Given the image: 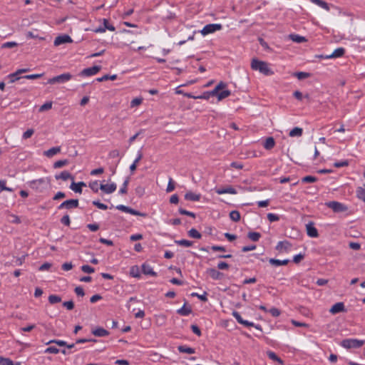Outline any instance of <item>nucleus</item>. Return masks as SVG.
Masks as SVG:
<instances>
[{
    "label": "nucleus",
    "instance_id": "nucleus-28",
    "mask_svg": "<svg viewBox=\"0 0 365 365\" xmlns=\"http://www.w3.org/2000/svg\"><path fill=\"white\" fill-rule=\"evenodd\" d=\"M231 94L230 91L229 90H223L221 92L219 91L217 95H215L217 97L218 101H222V99L230 96Z\"/></svg>",
    "mask_w": 365,
    "mask_h": 365
},
{
    "label": "nucleus",
    "instance_id": "nucleus-39",
    "mask_svg": "<svg viewBox=\"0 0 365 365\" xmlns=\"http://www.w3.org/2000/svg\"><path fill=\"white\" fill-rule=\"evenodd\" d=\"M188 235L190 237L195 239L201 238V234L195 229L192 228L188 232Z\"/></svg>",
    "mask_w": 365,
    "mask_h": 365
},
{
    "label": "nucleus",
    "instance_id": "nucleus-25",
    "mask_svg": "<svg viewBox=\"0 0 365 365\" xmlns=\"http://www.w3.org/2000/svg\"><path fill=\"white\" fill-rule=\"evenodd\" d=\"M356 196L359 199L365 202V184L363 187H358L356 189Z\"/></svg>",
    "mask_w": 365,
    "mask_h": 365
},
{
    "label": "nucleus",
    "instance_id": "nucleus-45",
    "mask_svg": "<svg viewBox=\"0 0 365 365\" xmlns=\"http://www.w3.org/2000/svg\"><path fill=\"white\" fill-rule=\"evenodd\" d=\"M317 180V178L316 177H314V176H311V175H307V176H305L302 179V181L303 182H306V183H312V182H314Z\"/></svg>",
    "mask_w": 365,
    "mask_h": 365
},
{
    "label": "nucleus",
    "instance_id": "nucleus-42",
    "mask_svg": "<svg viewBox=\"0 0 365 365\" xmlns=\"http://www.w3.org/2000/svg\"><path fill=\"white\" fill-rule=\"evenodd\" d=\"M68 164V160H58L56 162L54 163L53 164V168H61L66 165Z\"/></svg>",
    "mask_w": 365,
    "mask_h": 365
},
{
    "label": "nucleus",
    "instance_id": "nucleus-22",
    "mask_svg": "<svg viewBox=\"0 0 365 365\" xmlns=\"http://www.w3.org/2000/svg\"><path fill=\"white\" fill-rule=\"evenodd\" d=\"M275 145L274 139L272 137H269L264 143V148L267 150H271Z\"/></svg>",
    "mask_w": 365,
    "mask_h": 365
},
{
    "label": "nucleus",
    "instance_id": "nucleus-17",
    "mask_svg": "<svg viewBox=\"0 0 365 365\" xmlns=\"http://www.w3.org/2000/svg\"><path fill=\"white\" fill-rule=\"evenodd\" d=\"M61 152V147H53L48 150L43 152V155L48 158H52L55 155Z\"/></svg>",
    "mask_w": 365,
    "mask_h": 365
},
{
    "label": "nucleus",
    "instance_id": "nucleus-50",
    "mask_svg": "<svg viewBox=\"0 0 365 365\" xmlns=\"http://www.w3.org/2000/svg\"><path fill=\"white\" fill-rule=\"evenodd\" d=\"M130 275L133 277H139L140 273H139V269L138 267H132L130 269Z\"/></svg>",
    "mask_w": 365,
    "mask_h": 365
},
{
    "label": "nucleus",
    "instance_id": "nucleus-8",
    "mask_svg": "<svg viewBox=\"0 0 365 365\" xmlns=\"http://www.w3.org/2000/svg\"><path fill=\"white\" fill-rule=\"evenodd\" d=\"M101 69V67L99 66H94L91 68H87L83 69L80 75L83 76H90L96 74Z\"/></svg>",
    "mask_w": 365,
    "mask_h": 365
},
{
    "label": "nucleus",
    "instance_id": "nucleus-7",
    "mask_svg": "<svg viewBox=\"0 0 365 365\" xmlns=\"http://www.w3.org/2000/svg\"><path fill=\"white\" fill-rule=\"evenodd\" d=\"M28 71H29V68H21V69L17 70L15 73H11L8 76V79L9 80V82L14 83L16 81L19 80L20 78H22L20 76V74L26 73Z\"/></svg>",
    "mask_w": 365,
    "mask_h": 365
},
{
    "label": "nucleus",
    "instance_id": "nucleus-13",
    "mask_svg": "<svg viewBox=\"0 0 365 365\" xmlns=\"http://www.w3.org/2000/svg\"><path fill=\"white\" fill-rule=\"evenodd\" d=\"M206 273L213 279H220L223 277V274L214 268H209Z\"/></svg>",
    "mask_w": 365,
    "mask_h": 365
},
{
    "label": "nucleus",
    "instance_id": "nucleus-34",
    "mask_svg": "<svg viewBox=\"0 0 365 365\" xmlns=\"http://www.w3.org/2000/svg\"><path fill=\"white\" fill-rule=\"evenodd\" d=\"M178 350L181 353H186L189 354H192L195 353V349L190 347H187L185 346H179Z\"/></svg>",
    "mask_w": 365,
    "mask_h": 365
},
{
    "label": "nucleus",
    "instance_id": "nucleus-5",
    "mask_svg": "<svg viewBox=\"0 0 365 365\" xmlns=\"http://www.w3.org/2000/svg\"><path fill=\"white\" fill-rule=\"evenodd\" d=\"M222 29V25L220 24H210L206 25L201 31V34L203 36L214 33L216 31H219Z\"/></svg>",
    "mask_w": 365,
    "mask_h": 365
},
{
    "label": "nucleus",
    "instance_id": "nucleus-24",
    "mask_svg": "<svg viewBox=\"0 0 365 365\" xmlns=\"http://www.w3.org/2000/svg\"><path fill=\"white\" fill-rule=\"evenodd\" d=\"M227 87V84L225 83L224 82L221 81L216 86L215 88L210 92V94L211 95H217V93L219 92V91H222L223 89H225V88Z\"/></svg>",
    "mask_w": 365,
    "mask_h": 365
},
{
    "label": "nucleus",
    "instance_id": "nucleus-55",
    "mask_svg": "<svg viewBox=\"0 0 365 365\" xmlns=\"http://www.w3.org/2000/svg\"><path fill=\"white\" fill-rule=\"evenodd\" d=\"M60 350L55 346H49L45 350V353L58 354Z\"/></svg>",
    "mask_w": 365,
    "mask_h": 365
},
{
    "label": "nucleus",
    "instance_id": "nucleus-1",
    "mask_svg": "<svg viewBox=\"0 0 365 365\" xmlns=\"http://www.w3.org/2000/svg\"><path fill=\"white\" fill-rule=\"evenodd\" d=\"M251 68L253 70L259 71L260 73L266 75L271 76L274 72L269 68L267 62L254 58L251 62Z\"/></svg>",
    "mask_w": 365,
    "mask_h": 365
},
{
    "label": "nucleus",
    "instance_id": "nucleus-43",
    "mask_svg": "<svg viewBox=\"0 0 365 365\" xmlns=\"http://www.w3.org/2000/svg\"><path fill=\"white\" fill-rule=\"evenodd\" d=\"M61 301V298L59 296L52 294L48 297V302L52 304L58 303Z\"/></svg>",
    "mask_w": 365,
    "mask_h": 365
},
{
    "label": "nucleus",
    "instance_id": "nucleus-63",
    "mask_svg": "<svg viewBox=\"0 0 365 365\" xmlns=\"http://www.w3.org/2000/svg\"><path fill=\"white\" fill-rule=\"evenodd\" d=\"M108 155L110 158H116L119 157L120 152L118 150H116V149L113 150L109 153Z\"/></svg>",
    "mask_w": 365,
    "mask_h": 365
},
{
    "label": "nucleus",
    "instance_id": "nucleus-29",
    "mask_svg": "<svg viewBox=\"0 0 365 365\" xmlns=\"http://www.w3.org/2000/svg\"><path fill=\"white\" fill-rule=\"evenodd\" d=\"M289 38L297 43H302L307 41V39L304 37L299 36L297 34H290L289 36Z\"/></svg>",
    "mask_w": 365,
    "mask_h": 365
},
{
    "label": "nucleus",
    "instance_id": "nucleus-11",
    "mask_svg": "<svg viewBox=\"0 0 365 365\" xmlns=\"http://www.w3.org/2000/svg\"><path fill=\"white\" fill-rule=\"evenodd\" d=\"M117 185L114 182L110 184H101L100 185V189L107 194H110L113 192L114 191H115Z\"/></svg>",
    "mask_w": 365,
    "mask_h": 365
},
{
    "label": "nucleus",
    "instance_id": "nucleus-16",
    "mask_svg": "<svg viewBox=\"0 0 365 365\" xmlns=\"http://www.w3.org/2000/svg\"><path fill=\"white\" fill-rule=\"evenodd\" d=\"M86 186V183L83 182H79L78 183L75 182L73 180L70 185V188L77 193L82 192V187Z\"/></svg>",
    "mask_w": 365,
    "mask_h": 365
},
{
    "label": "nucleus",
    "instance_id": "nucleus-37",
    "mask_svg": "<svg viewBox=\"0 0 365 365\" xmlns=\"http://www.w3.org/2000/svg\"><path fill=\"white\" fill-rule=\"evenodd\" d=\"M230 219L234 222H238L240 220V214L237 210H233L230 213Z\"/></svg>",
    "mask_w": 365,
    "mask_h": 365
},
{
    "label": "nucleus",
    "instance_id": "nucleus-41",
    "mask_svg": "<svg viewBox=\"0 0 365 365\" xmlns=\"http://www.w3.org/2000/svg\"><path fill=\"white\" fill-rule=\"evenodd\" d=\"M175 243L178 245L183 246V247H190L193 244L192 242L187 240H176Z\"/></svg>",
    "mask_w": 365,
    "mask_h": 365
},
{
    "label": "nucleus",
    "instance_id": "nucleus-10",
    "mask_svg": "<svg viewBox=\"0 0 365 365\" xmlns=\"http://www.w3.org/2000/svg\"><path fill=\"white\" fill-rule=\"evenodd\" d=\"M345 53V50L344 48H336L331 54L327 56H320V58H336L341 57Z\"/></svg>",
    "mask_w": 365,
    "mask_h": 365
},
{
    "label": "nucleus",
    "instance_id": "nucleus-15",
    "mask_svg": "<svg viewBox=\"0 0 365 365\" xmlns=\"http://www.w3.org/2000/svg\"><path fill=\"white\" fill-rule=\"evenodd\" d=\"M307 235L311 237H317L319 234L317 230L314 227L313 223H309L306 225Z\"/></svg>",
    "mask_w": 365,
    "mask_h": 365
},
{
    "label": "nucleus",
    "instance_id": "nucleus-31",
    "mask_svg": "<svg viewBox=\"0 0 365 365\" xmlns=\"http://www.w3.org/2000/svg\"><path fill=\"white\" fill-rule=\"evenodd\" d=\"M267 354L270 359L277 361L280 364L284 363L283 361L279 357H278L274 352L269 351L267 352Z\"/></svg>",
    "mask_w": 365,
    "mask_h": 365
},
{
    "label": "nucleus",
    "instance_id": "nucleus-56",
    "mask_svg": "<svg viewBox=\"0 0 365 365\" xmlns=\"http://www.w3.org/2000/svg\"><path fill=\"white\" fill-rule=\"evenodd\" d=\"M191 296L192 297H198L200 300L203 301V302H207V293L205 292L204 294H198L197 293H192Z\"/></svg>",
    "mask_w": 365,
    "mask_h": 365
},
{
    "label": "nucleus",
    "instance_id": "nucleus-58",
    "mask_svg": "<svg viewBox=\"0 0 365 365\" xmlns=\"http://www.w3.org/2000/svg\"><path fill=\"white\" fill-rule=\"evenodd\" d=\"M175 190V185H174V182L173 181V179L172 178H170V180L168 182V187L166 188V191L167 192H171L172 191H173Z\"/></svg>",
    "mask_w": 365,
    "mask_h": 365
},
{
    "label": "nucleus",
    "instance_id": "nucleus-23",
    "mask_svg": "<svg viewBox=\"0 0 365 365\" xmlns=\"http://www.w3.org/2000/svg\"><path fill=\"white\" fill-rule=\"evenodd\" d=\"M185 198L187 200L198 201L200 199V195L195 194L192 192H188L185 195Z\"/></svg>",
    "mask_w": 365,
    "mask_h": 365
},
{
    "label": "nucleus",
    "instance_id": "nucleus-61",
    "mask_svg": "<svg viewBox=\"0 0 365 365\" xmlns=\"http://www.w3.org/2000/svg\"><path fill=\"white\" fill-rule=\"evenodd\" d=\"M8 220L9 222H14V223H19L20 222L19 218L14 215H9L8 216Z\"/></svg>",
    "mask_w": 365,
    "mask_h": 365
},
{
    "label": "nucleus",
    "instance_id": "nucleus-57",
    "mask_svg": "<svg viewBox=\"0 0 365 365\" xmlns=\"http://www.w3.org/2000/svg\"><path fill=\"white\" fill-rule=\"evenodd\" d=\"M81 270L85 273H93L95 271L94 269L89 265H83Z\"/></svg>",
    "mask_w": 365,
    "mask_h": 365
},
{
    "label": "nucleus",
    "instance_id": "nucleus-21",
    "mask_svg": "<svg viewBox=\"0 0 365 365\" xmlns=\"http://www.w3.org/2000/svg\"><path fill=\"white\" fill-rule=\"evenodd\" d=\"M142 271L143 272V274H148V275H151V276H156V272H155L153 270V268L147 264H143V266H142Z\"/></svg>",
    "mask_w": 365,
    "mask_h": 365
},
{
    "label": "nucleus",
    "instance_id": "nucleus-36",
    "mask_svg": "<svg viewBox=\"0 0 365 365\" xmlns=\"http://www.w3.org/2000/svg\"><path fill=\"white\" fill-rule=\"evenodd\" d=\"M302 135V129L300 128H294L289 132L290 137L301 136Z\"/></svg>",
    "mask_w": 365,
    "mask_h": 365
},
{
    "label": "nucleus",
    "instance_id": "nucleus-9",
    "mask_svg": "<svg viewBox=\"0 0 365 365\" xmlns=\"http://www.w3.org/2000/svg\"><path fill=\"white\" fill-rule=\"evenodd\" d=\"M73 40L72 38L66 34L61 35L57 36L54 40V46H58L61 44L66 43H72Z\"/></svg>",
    "mask_w": 365,
    "mask_h": 365
},
{
    "label": "nucleus",
    "instance_id": "nucleus-27",
    "mask_svg": "<svg viewBox=\"0 0 365 365\" xmlns=\"http://www.w3.org/2000/svg\"><path fill=\"white\" fill-rule=\"evenodd\" d=\"M269 262L271 264L274 266H281L287 264L289 262V259L279 260L271 258L269 259Z\"/></svg>",
    "mask_w": 365,
    "mask_h": 365
},
{
    "label": "nucleus",
    "instance_id": "nucleus-53",
    "mask_svg": "<svg viewBox=\"0 0 365 365\" xmlns=\"http://www.w3.org/2000/svg\"><path fill=\"white\" fill-rule=\"evenodd\" d=\"M128 213H130L131 215H137V216H143V217H145L146 215L145 213H141L135 210H133L130 207H128Z\"/></svg>",
    "mask_w": 365,
    "mask_h": 365
},
{
    "label": "nucleus",
    "instance_id": "nucleus-3",
    "mask_svg": "<svg viewBox=\"0 0 365 365\" xmlns=\"http://www.w3.org/2000/svg\"><path fill=\"white\" fill-rule=\"evenodd\" d=\"M325 205L334 212H344L348 210L346 205L337 201H329L326 202Z\"/></svg>",
    "mask_w": 365,
    "mask_h": 365
},
{
    "label": "nucleus",
    "instance_id": "nucleus-40",
    "mask_svg": "<svg viewBox=\"0 0 365 365\" xmlns=\"http://www.w3.org/2000/svg\"><path fill=\"white\" fill-rule=\"evenodd\" d=\"M260 237L261 235L259 232H252L248 233V237L254 242H257Z\"/></svg>",
    "mask_w": 365,
    "mask_h": 365
},
{
    "label": "nucleus",
    "instance_id": "nucleus-59",
    "mask_svg": "<svg viewBox=\"0 0 365 365\" xmlns=\"http://www.w3.org/2000/svg\"><path fill=\"white\" fill-rule=\"evenodd\" d=\"M93 204L99 209L104 210L108 209V206L106 205L101 203L99 201H93Z\"/></svg>",
    "mask_w": 365,
    "mask_h": 365
},
{
    "label": "nucleus",
    "instance_id": "nucleus-60",
    "mask_svg": "<svg viewBox=\"0 0 365 365\" xmlns=\"http://www.w3.org/2000/svg\"><path fill=\"white\" fill-rule=\"evenodd\" d=\"M63 306L65 307L68 310H72L74 307L73 301L64 302Z\"/></svg>",
    "mask_w": 365,
    "mask_h": 365
},
{
    "label": "nucleus",
    "instance_id": "nucleus-64",
    "mask_svg": "<svg viewBox=\"0 0 365 365\" xmlns=\"http://www.w3.org/2000/svg\"><path fill=\"white\" fill-rule=\"evenodd\" d=\"M61 223H63V225H67V226H69V225H70V223H71L69 216H68V215H64V216L61 218Z\"/></svg>",
    "mask_w": 365,
    "mask_h": 365
},
{
    "label": "nucleus",
    "instance_id": "nucleus-32",
    "mask_svg": "<svg viewBox=\"0 0 365 365\" xmlns=\"http://www.w3.org/2000/svg\"><path fill=\"white\" fill-rule=\"evenodd\" d=\"M309 1H312V3L317 4V6L324 9L327 11L329 10V4L324 1H322V0H309Z\"/></svg>",
    "mask_w": 365,
    "mask_h": 365
},
{
    "label": "nucleus",
    "instance_id": "nucleus-38",
    "mask_svg": "<svg viewBox=\"0 0 365 365\" xmlns=\"http://www.w3.org/2000/svg\"><path fill=\"white\" fill-rule=\"evenodd\" d=\"M1 365H21V363L19 361L14 362L9 358L1 357Z\"/></svg>",
    "mask_w": 365,
    "mask_h": 365
},
{
    "label": "nucleus",
    "instance_id": "nucleus-18",
    "mask_svg": "<svg viewBox=\"0 0 365 365\" xmlns=\"http://www.w3.org/2000/svg\"><path fill=\"white\" fill-rule=\"evenodd\" d=\"M215 192L218 194V195H222V194H225V193H228V194H236L237 193V191L235 188L230 187V186H228L225 188H219V189H216L215 190Z\"/></svg>",
    "mask_w": 365,
    "mask_h": 365
},
{
    "label": "nucleus",
    "instance_id": "nucleus-44",
    "mask_svg": "<svg viewBox=\"0 0 365 365\" xmlns=\"http://www.w3.org/2000/svg\"><path fill=\"white\" fill-rule=\"evenodd\" d=\"M51 344H56L60 346H66V345H67V343L65 341L57 340V339L51 340L46 343V344H47V345Z\"/></svg>",
    "mask_w": 365,
    "mask_h": 365
},
{
    "label": "nucleus",
    "instance_id": "nucleus-6",
    "mask_svg": "<svg viewBox=\"0 0 365 365\" xmlns=\"http://www.w3.org/2000/svg\"><path fill=\"white\" fill-rule=\"evenodd\" d=\"M78 206V200H68L62 202L58 206V210L67 209L71 210L73 208H76Z\"/></svg>",
    "mask_w": 365,
    "mask_h": 365
},
{
    "label": "nucleus",
    "instance_id": "nucleus-48",
    "mask_svg": "<svg viewBox=\"0 0 365 365\" xmlns=\"http://www.w3.org/2000/svg\"><path fill=\"white\" fill-rule=\"evenodd\" d=\"M299 80H302L309 77L310 74L306 72H298L294 74Z\"/></svg>",
    "mask_w": 365,
    "mask_h": 365
},
{
    "label": "nucleus",
    "instance_id": "nucleus-14",
    "mask_svg": "<svg viewBox=\"0 0 365 365\" xmlns=\"http://www.w3.org/2000/svg\"><path fill=\"white\" fill-rule=\"evenodd\" d=\"M291 247V244L287 241L279 242L276 246V250L279 252H287Z\"/></svg>",
    "mask_w": 365,
    "mask_h": 365
},
{
    "label": "nucleus",
    "instance_id": "nucleus-26",
    "mask_svg": "<svg viewBox=\"0 0 365 365\" xmlns=\"http://www.w3.org/2000/svg\"><path fill=\"white\" fill-rule=\"evenodd\" d=\"M93 334L96 336H106L108 335V331L103 328H98L92 331Z\"/></svg>",
    "mask_w": 365,
    "mask_h": 365
},
{
    "label": "nucleus",
    "instance_id": "nucleus-19",
    "mask_svg": "<svg viewBox=\"0 0 365 365\" xmlns=\"http://www.w3.org/2000/svg\"><path fill=\"white\" fill-rule=\"evenodd\" d=\"M46 182H48V180L44 178L33 180L31 182V187L34 189L39 190L41 186Z\"/></svg>",
    "mask_w": 365,
    "mask_h": 365
},
{
    "label": "nucleus",
    "instance_id": "nucleus-52",
    "mask_svg": "<svg viewBox=\"0 0 365 365\" xmlns=\"http://www.w3.org/2000/svg\"><path fill=\"white\" fill-rule=\"evenodd\" d=\"M51 107H52V102H47L40 107L39 111L43 112V111L49 110L51 108Z\"/></svg>",
    "mask_w": 365,
    "mask_h": 365
},
{
    "label": "nucleus",
    "instance_id": "nucleus-46",
    "mask_svg": "<svg viewBox=\"0 0 365 365\" xmlns=\"http://www.w3.org/2000/svg\"><path fill=\"white\" fill-rule=\"evenodd\" d=\"M116 78H117L116 75H112V76L105 75L101 78H97V81L99 82H101L103 81H107V80L114 81L116 79Z\"/></svg>",
    "mask_w": 365,
    "mask_h": 365
},
{
    "label": "nucleus",
    "instance_id": "nucleus-33",
    "mask_svg": "<svg viewBox=\"0 0 365 365\" xmlns=\"http://www.w3.org/2000/svg\"><path fill=\"white\" fill-rule=\"evenodd\" d=\"M166 317L164 314H159L155 317V323L158 326H163L165 324Z\"/></svg>",
    "mask_w": 365,
    "mask_h": 365
},
{
    "label": "nucleus",
    "instance_id": "nucleus-49",
    "mask_svg": "<svg viewBox=\"0 0 365 365\" xmlns=\"http://www.w3.org/2000/svg\"><path fill=\"white\" fill-rule=\"evenodd\" d=\"M129 183V178H127L123 184V187L120 189L119 192L120 194H126L127 193V186Z\"/></svg>",
    "mask_w": 365,
    "mask_h": 365
},
{
    "label": "nucleus",
    "instance_id": "nucleus-54",
    "mask_svg": "<svg viewBox=\"0 0 365 365\" xmlns=\"http://www.w3.org/2000/svg\"><path fill=\"white\" fill-rule=\"evenodd\" d=\"M267 219L270 222H276L279 220V217L276 214L269 213V214H267Z\"/></svg>",
    "mask_w": 365,
    "mask_h": 365
},
{
    "label": "nucleus",
    "instance_id": "nucleus-51",
    "mask_svg": "<svg viewBox=\"0 0 365 365\" xmlns=\"http://www.w3.org/2000/svg\"><path fill=\"white\" fill-rule=\"evenodd\" d=\"M142 101H143V98H134L130 102V107L133 108V107L138 106L142 103Z\"/></svg>",
    "mask_w": 365,
    "mask_h": 365
},
{
    "label": "nucleus",
    "instance_id": "nucleus-2",
    "mask_svg": "<svg viewBox=\"0 0 365 365\" xmlns=\"http://www.w3.org/2000/svg\"><path fill=\"white\" fill-rule=\"evenodd\" d=\"M364 340L356 339H346L341 342V346L346 349L359 348L364 344Z\"/></svg>",
    "mask_w": 365,
    "mask_h": 365
},
{
    "label": "nucleus",
    "instance_id": "nucleus-30",
    "mask_svg": "<svg viewBox=\"0 0 365 365\" xmlns=\"http://www.w3.org/2000/svg\"><path fill=\"white\" fill-rule=\"evenodd\" d=\"M191 308L189 307H186L185 304L181 309L178 310V313L182 316H187L191 313Z\"/></svg>",
    "mask_w": 365,
    "mask_h": 365
},
{
    "label": "nucleus",
    "instance_id": "nucleus-62",
    "mask_svg": "<svg viewBox=\"0 0 365 365\" xmlns=\"http://www.w3.org/2000/svg\"><path fill=\"white\" fill-rule=\"evenodd\" d=\"M103 24H104V26L103 28L106 30H110V31H115V27L112 25H110L109 23H108V21L107 19H103Z\"/></svg>",
    "mask_w": 365,
    "mask_h": 365
},
{
    "label": "nucleus",
    "instance_id": "nucleus-20",
    "mask_svg": "<svg viewBox=\"0 0 365 365\" xmlns=\"http://www.w3.org/2000/svg\"><path fill=\"white\" fill-rule=\"evenodd\" d=\"M55 178L56 180H63L64 181L68 180V179H71L72 180H73V177L71 175V174L68 172V171H63L62 173H61L59 175H56L55 176Z\"/></svg>",
    "mask_w": 365,
    "mask_h": 365
},
{
    "label": "nucleus",
    "instance_id": "nucleus-47",
    "mask_svg": "<svg viewBox=\"0 0 365 365\" xmlns=\"http://www.w3.org/2000/svg\"><path fill=\"white\" fill-rule=\"evenodd\" d=\"M34 133V129H32V128L28 129L26 132H24L23 133L22 138H23V139L26 140L28 138H30L33 135Z\"/></svg>",
    "mask_w": 365,
    "mask_h": 365
},
{
    "label": "nucleus",
    "instance_id": "nucleus-12",
    "mask_svg": "<svg viewBox=\"0 0 365 365\" xmlns=\"http://www.w3.org/2000/svg\"><path fill=\"white\" fill-rule=\"evenodd\" d=\"M345 311V307L343 302L336 303L329 309L330 313H331L332 314H336L339 312H344Z\"/></svg>",
    "mask_w": 365,
    "mask_h": 365
},
{
    "label": "nucleus",
    "instance_id": "nucleus-4",
    "mask_svg": "<svg viewBox=\"0 0 365 365\" xmlns=\"http://www.w3.org/2000/svg\"><path fill=\"white\" fill-rule=\"evenodd\" d=\"M72 78V75L69 73H65L59 76L53 77L48 81L49 84L64 83L69 81Z\"/></svg>",
    "mask_w": 365,
    "mask_h": 365
},
{
    "label": "nucleus",
    "instance_id": "nucleus-35",
    "mask_svg": "<svg viewBox=\"0 0 365 365\" xmlns=\"http://www.w3.org/2000/svg\"><path fill=\"white\" fill-rule=\"evenodd\" d=\"M142 153H139L137 158L134 160L133 163L130 166V170L131 173H133L136 170L137 165L139 163V161L142 159Z\"/></svg>",
    "mask_w": 365,
    "mask_h": 365
}]
</instances>
